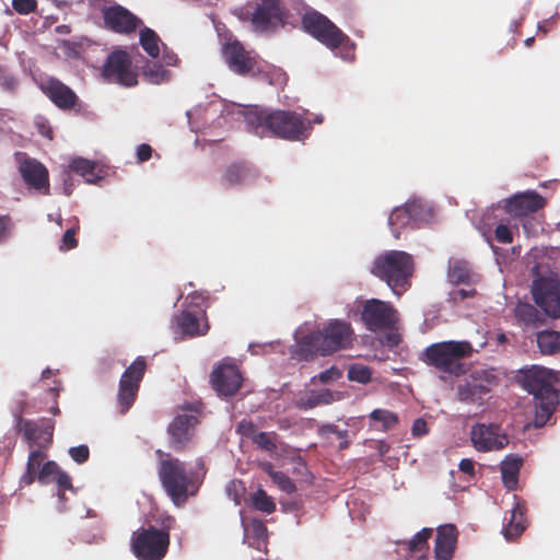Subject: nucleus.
<instances>
[{"label": "nucleus", "instance_id": "obj_52", "mask_svg": "<svg viewBox=\"0 0 560 560\" xmlns=\"http://www.w3.org/2000/svg\"><path fill=\"white\" fill-rule=\"evenodd\" d=\"M318 433L323 438H327L329 434H336L338 438L348 436L347 430H339L338 427L332 423L320 425L318 429Z\"/></svg>", "mask_w": 560, "mask_h": 560}, {"label": "nucleus", "instance_id": "obj_19", "mask_svg": "<svg viewBox=\"0 0 560 560\" xmlns=\"http://www.w3.org/2000/svg\"><path fill=\"white\" fill-rule=\"evenodd\" d=\"M533 295L536 304L546 314L552 317H560V282L552 279L536 281L533 288Z\"/></svg>", "mask_w": 560, "mask_h": 560}, {"label": "nucleus", "instance_id": "obj_26", "mask_svg": "<svg viewBox=\"0 0 560 560\" xmlns=\"http://www.w3.org/2000/svg\"><path fill=\"white\" fill-rule=\"evenodd\" d=\"M523 466V459L516 455H508L501 463V475L504 487L508 490H515L518 483L520 470Z\"/></svg>", "mask_w": 560, "mask_h": 560}, {"label": "nucleus", "instance_id": "obj_37", "mask_svg": "<svg viewBox=\"0 0 560 560\" xmlns=\"http://www.w3.org/2000/svg\"><path fill=\"white\" fill-rule=\"evenodd\" d=\"M476 385L471 382L470 377L466 378L463 383L457 386L456 395L458 400L464 402L475 401L477 398H481L476 389Z\"/></svg>", "mask_w": 560, "mask_h": 560}, {"label": "nucleus", "instance_id": "obj_10", "mask_svg": "<svg viewBox=\"0 0 560 560\" xmlns=\"http://www.w3.org/2000/svg\"><path fill=\"white\" fill-rule=\"evenodd\" d=\"M102 75L108 83H116L126 88L138 84V74L132 69L129 54L125 50L110 52L103 66Z\"/></svg>", "mask_w": 560, "mask_h": 560}, {"label": "nucleus", "instance_id": "obj_9", "mask_svg": "<svg viewBox=\"0 0 560 560\" xmlns=\"http://www.w3.org/2000/svg\"><path fill=\"white\" fill-rule=\"evenodd\" d=\"M145 371V359L138 357L121 374L117 394V405L121 415H125L135 404Z\"/></svg>", "mask_w": 560, "mask_h": 560}, {"label": "nucleus", "instance_id": "obj_44", "mask_svg": "<svg viewBox=\"0 0 560 560\" xmlns=\"http://www.w3.org/2000/svg\"><path fill=\"white\" fill-rule=\"evenodd\" d=\"M406 207L410 213L412 223H419L425 220L428 210L424 205L418 200H412L406 203Z\"/></svg>", "mask_w": 560, "mask_h": 560}, {"label": "nucleus", "instance_id": "obj_39", "mask_svg": "<svg viewBox=\"0 0 560 560\" xmlns=\"http://www.w3.org/2000/svg\"><path fill=\"white\" fill-rule=\"evenodd\" d=\"M245 530L249 532V534L255 539L254 542L249 545L256 548H259L261 542H265L267 539V526L260 520H253L248 526L245 527Z\"/></svg>", "mask_w": 560, "mask_h": 560}, {"label": "nucleus", "instance_id": "obj_59", "mask_svg": "<svg viewBox=\"0 0 560 560\" xmlns=\"http://www.w3.org/2000/svg\"><path fill=\"white\" fill-rule=\"evenodd\" d=\"M475 294H476L475 289H458V290H454L451 293V296L454 302H462L468 298H472Z\"/></svg>", "mask_w": 560, "mask_h": 560}, {"label": "nucleus", "instance_id": "obj_6", "mask_svg": "<svg viewBox=\"0 0 560 560\" xmlns=\"http://www.w3.org/2000/svg\"><path fill=\"white\" fill-rule=\"evenodd\" d=\"M289 16L283 0H250L240 13V18L249 22L255 32L266 34L283 27Z\"/></svg>", "mask_w": 560, "mask_h": 560}, {"label": "nucleus", "instance_id": "obj_55", "mask_svg": "<svg viewBox=\"0 0 560 560\" xmlns=\"http://www.w3.org/2000/svg\"><path fill=\"white\" fill-rule=\"evenodd\" d=\"M237 432L241 435L248 438L250 440H253V436L255 434H257L255 424L252 421H245V420L241 421L237 424Z\"/></svg>", "mask_w": 560, "mask_h": 560}, {"label": "nucleus", "instance_id": "obj_20", "mask_svg": "<svg viewBox=\"0 0 560 560\" xmlns=\"http://www.w3.org/2000/svg\"><path fill=\"white\" fill-rule=\"evenodd\" d=\"M545 206L546 200L541 195L534 190H527L505 199L503 208L511 215L524 217L537 212Z\"/></svg>", "mask_w": 560, "mask_h": 560}, {"label": "nucleus", "instance_id": "obj_33", "mask_svg": "<svg viewBox=\"0 0 560 560\" xmlns=\"http://www.w3.org/2000/svg\"><path fill=\"white\" fill-rule=\"evenodd\" d=\"M96 164L93 161L83 158H75L69 164L71 172L82 176L88 183H94Z\"/></svg>", "mask_w": 560, "mask_h": 560}, {"label": "nucleus", "instance_id": "obj_54", "mask_svg": "<svg viewBox=\"0 0 560 560\" xmlns=\"http://www.w3.org/2000/svg\"><path fill=\"white\" fill-rule=\"evenodd\" d=\"M35 126H36V129L37 131L46 137L47 139L51 140L52 139V129H51V126L49 124V121L47 119H45L44 117H36L35 119Z\"/></svg>", "mask_w": 560, "mask_h": 560}, {"label": "nucleus", "instance_id": "obj_51", "mask_svg": "<svg viewBox=\"0 0 560 560\" xmlns=\"http://www.w3.org/2000/svg\"><path fill=\"white\" fill-rule=\"evenodd\" d=\"M342 373L341 371L336 368V366H331L323 372H320L318 374V381L323 384H327L331 381H337L341 377Z\"/></svg>", "mask_w": 560, "mask_h": 560}, {"label": "nucleus", "instance_id": "obj_57", "mask_svg": "<svg viewBox=\"0 0 560 560\" xmlns=\"http://www.w3.org/2000/svg\"><path fill=\"white\" fill-rule=\"evenodd\" d=\"M54 482L57 483L59 490L61 491L72 489L71 478L63 470H61L60 474L55 478Z\"/></svg>", "mask_w": 560, "mask_h": 560}, {"label": "nucleus", "instance_id": "obj_8", "mask_svg": "<svg viewBox=\"0 0 560 560\" xmlns=\"http://www.w3.org/2000/svg\"><path fill=\"white\" fill-rule=\"evenodd\" d=\"M302 25L306 33L329 49L334 50L349 43V37L327 16L317 11L306 12L302 18Z\"/></svg>", "mask_w": 560, "mask_h": 560}, {"label": "nucleus", "instance_id": "obj_40", "mask_svg": "<svg viewBox=\"0 0 560 560\" xmlns=\"http://www.w3.org/2000/svg\"><path fill=\"white\" fill-rule=\"evenodd\" d=\"M432 533V528H422L407 542L408 549L411 552H419L427 549L429 547L428 540L431 537Z\"/></svg>", "mask_w": 560, "mask_h": 560}, {"label": "nucleus", "instance_id": "obj_17", "mask_svg": "<svg viewBox=\"0 0 560 560\" xmlns=\"http://www.w3.org/2000/svg\"><path fill=\"white\" fill-rule=\"evenodd\" d=\"M197 416L192 413L177 415L167 427L170 445L176 452L184 451L191 442L198 424Z\"/></svg>", "mask_w": 560, "mask_h": 560}, {"label": "nucleus", "instance_id": "obj_48", "mask_svg": "<svg viewBox=\"0 0 560 560\" xmlns=\"http://www.w3.org/2000/svg\"><path fill=\"white\" fill-rule=\"evenodd\" d=\"M69 455L75 463L83 464L90 457V450L86 445L70 447Z\"/></svg>", "mask_w": 560, "mask_h": 560}, {"label": "nucleus", "instance_id": "obj_14", "mask_svg": "<svg viewBox=\"0 0 560 560\" xmlns=\"http://www.w3.org/2000/svg\"><path fill=\"white\" fill-rule=\"evenodd\" d=\"M470 439L475 448L479 452L503 450L509 444V438L502 433L498 424L477 423L472 425Z\"/></svg>", "mask_w": 560, "mask_h": 560}, {"label": "nucleus", "instance_id": "obj_50", "mask_svg": "<svg viewBox=\"0 0 560 560\" xmlns=\"http://www.w3.org/2000/svg\"><path fill=\"white\" fill-rule=\"evenodd\" d=\"M495 240L501 244H511L513 242V233L505 224L497 225L494 230Z\"/></svg>", "mask_w": 560, "mask_h": 560}, {"label": "nucleus", "instance_id": "obj_45", "mask_svg": "<svg viewBox=\"0 0 560 560\" xmlns=\"http://www.w3.org/2000/svg\"><path fill=\"white\" fill-rule=\"evenodd\" d=\"M272 481L285 493L291 494L296 490L294 482L282 471L272 474Z\"/></svg>", "mask_w": 560, "mask_h": 560}, {"label": "nucleus", "instance_id": "obj_30", "mask_svg": "<svg viewBox=\"0 0 560 560\" xmlns=\"http://www.w3.org/2000/svg\"><path fill=\"white\" fill-rule=\"evenodd\" d=\"M537 346L542 354L551 355L560 351V331L542 330L537 334Z\"/></svg>", "mask_w": 560, "mask_h": 560}, {"label": "nucleus", "instance_id": "obj_63", "mask_svg": "<svg viewBox=\"0 0 560 560\" xmlns=\"http://www.w3.org/2000/svg\"><path fill=\"white\" fill-rule=\"evenodd\" d=\"M36 478H37V475L35 471L25 469V472L21 476L20 485L22 487L31 486L35 481Z\"/></svg>", "mask_w": 560, "mask_h": 560}, {"label": "nucleus", "instance_id": "obj_31", "mask_svg": "<svg viewBox=\"0 0 560 560\" xmlns=\"http://www.w3.org/2000/svg\"><path fill=\"white\" fill-rule=\"evenodd\" d=\"M317 353H320L319 346L317 345V340H315V332H312L311 335L303 337L298 343L294 351V358L298 360L310 361L313 360Z\"/></svg>", "mask_w": 560, "mask_h": 560}, {"label": "nucleus", "instance_id": "obj_16", "mask_svg": "<svg viewBox=\"0 0 560 560\" xmlns=\"http://www.w3.org/2000/svg\"><path fill=\"white\" fill-rule=\"evenodd\" d=\"M210 383L220 396L235 395L243 383V376L235 364L220 363L210 374Z\"/></svg>", "mask_w": 560, "mask_h": 560}, {"label": "nucleus", "instance_id": "obj_36", "mask_svg": "<svg viewBox=\"0 0 560 560\" xmlns=\"http://www.w3.org/2000/svg\"><path fill=\"white\" fill-rule=\"evenodd\" d=\"M252 503L256 510L267 514H271L276 511L275 502L262 489H258L252 494Z\"/></svg>", "mask_w": 560, "mask_h": 560}, {"label": "nucleus", "instance_id": "obj_53", "mask_svg": "<svg viewBox=\"0 0 560 560\" xmlns=\"http://www.w3.org/2000/svg\"><path fill=\"white\" fill-rule=\"evenodd\" d=\"M43 458H44V454L42 451H39V450L32 451L27 458L26 469L36 472L42 464Z\"/></svg>", "mask_w": 560, "mask_h": 560}, {"label": "nucleus", "instance_id": "obj_60", "mask_svg": "<svg viewBox=\"0 0 560 560\" xmlns=\"http://www.w3.org/2000/svg\"><path fill=\"white\" fill-rule=\"evenodd\" d=\"M557 24V19L555 16H551L549 19H546L538 23L537 31L538 33H542L544 35H547L550 31L555 28Z\"/></svg>", "mask_w": 560, "mask_h": 560}, {"label": "nucleus", "instance_id": "obj_23", "mask_svg": "<svg viewBox=\"0 0 560 560\" xmlns=\"http://www.w3.org/2000/svg\"><path fill=\"white\" fill-rule=\"evenodd\" d=\"M257 176L256 171L247 162L231 163L224 170L220 183L224 188L244 185Z\"/></svg>", "mask_w": 560, "mask_h": 560}, {"label": "nucleus", "instance_id": "obj_7", "mask_svg": "<svg viewBox=\"0 0 560 560\" xmlns=\"http://www.w3.org/2000/svg\"><path fill=\"white\" fill-rule=\"evenodd\" d=\"M170 546V534L154 526L133 532L130 547L139 560H162Z\"/></svg>", "mask_w": 560, "mask_h": 560}, {"label": "nucleus", "instance_id": "obj_64", "mask_svg": "<svg viewBox=\"0 0 560 560\" xmlns=\"http://www.w3.org/2000/svg\"><path fill=\"white\" fill-rule=\"evenodd\" d=\"M9 222H10L9 218L0 217V242L5 238Z\"/></svg>", "mask_w": 560, "mask_h": 560}, {"label": "nucleus", "instance_id": "obj_5", "mask_svg": "<svg viewBox=\"0 0 560 560\" xmlns=\"http://www.w3.org/2000/svg\"><path fill=\"white\" fill-rule=\"evenodd\" d=\"M472 345L467 340H448L427 347L421 360L440 372L460 376L466 373L464 360L471 358Z\"/></svg>", "mask_w": 560, "mask_h": 560}, {"label": "nucleus", "instance_id": "obj_2", "mask_svg": "<svg viewBox=\"0 0 560 560\" xmlns=\"http://www.w3.org/2000/svg\"><path fill=\"white\" fill-rule=\"evenodd\" d=\"M158 475L163 489L176 506L184 505L189 497L196 495L201 485L199 474L186 466L184 462L162 451Z\"/></svg>", "mask_w": 560, "mask_h": 560}, {"label": "nucleus", "instance_id": "obj_27", "mask_svg": "<svg viewBox=\"0 0 560 560\" xmlns=\"http://www.w3.org/2000/svg\"><path fill=\"white\" fill-rule=\"evenodd\" d=\"M525 505L521 502H517L513 508L511 518L503 528V535L506 540H514L518 538L525 530Z\"/></svg>", "mask_w": 560, "mask_h": 560}, {"label": "nucleus", "instance_id": "obj_21", "mask_svg": "<svg viewBox=\"0 0 560 560\" xmlns=\"http://www.w3.org/2000/svg\"><path fill=\"white\" fill-rule=\"evenodd\" d=\"M39 88L55 105H77L78 96L73 90L56 78L43 80Z\"/></svg>", "mask_w": 560, "mask_h": 560}, {"label": "nucleus", "instance_id": "obj_32", "mask_svg": "<svg viewBox=\"0 0 560 560\" xmlns=\"http://www.w3.org/2000/svg\"><path fill=\"white\" fill-rule=\"evenodd\" d=\"M410 224H412V220L406 205L395 208L388 218V225L396 238L399 237L400 229Z\"/></svg>", "mask_w": 560, "mask_h": 560}, {"label": "nucleus", "instance_id": "obj_28", "mask_svg": "<svg viewBox=\"0 0 560 560\" xmlns=\"http://www.w3.org/2000/svg\"><path fill=\"white\" fill-rule=\"evenodd\" d=\"M469 377L481 397L490 393L499 382L497 375L489 370H475Z\"/></svg>", "mask_w": 560, "mask_h": 560}, {"label": "nucleus", "instance_id": "obj_38", "mask_svg": "<svg viewBox=\"0 0 560 560\" xmlns=\"http://www.w3.org/2000/svg\"><path fill=\"white\" fill-rule=\"evenodd\" d=\"M370 418L382 422L384 431L393 429L398 423V416L386 409H374L370 413Z\"/></svg>", "mask_w": 560, "mask_h": 560}, {"label": "nucleus", "instance_id": "obj_42", "mask_svg": "<svg viewBox=\"0 0 560 560\" xmlns=\"http://www.w3.org/2000/svg\"><path fill=\"white\" fill-rule=\"evenodd\" d=\"M61 469L57 463L52 460L46 462L37 474V480L42 485L54 482L55 478L60 474Z\"/></svg>", "mask_w": 560, "mask_h": 560}, {"label": "nucleus", "instance_id": "obj_56", "mask_svg": "<svg viewBox=\"0 0 560 560\" xmlns=\"http://www.w3.org/2000/svg\"><path fill=\"white\" fill-rule=\"evenodd\" d=\"M323 402L320 395H312L307 398H301L298 406L303 409H312Z\"/></svg>", "mask_w": 560, "mask_h": 560}, {"label": "nucleus", "instance_id": "obj_15", "mask_svg": "<svg viewBox=\"0 0 560 560\" xmlns=\"http://www.w3.org/2000/svg\"><path fill=\"white\" fill-rule=\"evenodd\" d=\"M102 16L107 30L124 35L135 33L142 23L137 15L120 4L104 7Z\"/></svg>", "mask_w": 560, "mask_h": 560}, {"label": "nucleus", "instance_id": "obj_43", "mask_svg": "<svg viewBox=\"0 0 560 560\" xmlns=\"http://www.w3.org/2000/svg\"><path fill=\"white\" fill-rule=\"evenodd\" d=\"M348 378L352 382L366 384L372 378V372L370 368L362 364H353L348 370Z\"/></svg>", "mask_w": 560, "mask_h": 560}, {"label": "nucleus", "instance_id": "obj_41", "mask_svg": "<svg viewBox=\"0 0 560 560\" xmlns=\"http://www.w3.org/2000/svg\"><path fill=\"white\" fill-rule=\"evenodd\" d=\"M252 442L264 451L275 452L277 450V433L257 432V434L253 436Z\"/></svg>", "mask_w": 560, "mask_h": 560}, {"label": "nucleus", "instance_id": "obj_25", "mask_svg": "<svg viewBox=\"0 0 560 560\" xmlns=\"http://www.w3.org/2000/svg\"><path fill=\"white\" fill-rule=\"evenodd\" d=\"M16 430L19 433H22L28 444L32 445L36 443L44 434L48 435V439L51 440L54 425L47 423L44 427H40L37 423L23 419L21 416H19Z\"/></svg>", "mask_w": 560, "mask_h": 560}, {"label": "nucleus", "instance_id": "obj_34", "mask_svg": "<svg viewBox=\"0 0 560 560\" xmlns=\"http://www.w3.org/2000/svg\"><path fill=\"white\" fill-rule=\"evenodd\" d=\"M515 317L526 326H537L540 320L538 310L528 303H518L514 310Z\"/></svg>", "mask_w": 560, "mask_h": 560}, {"label": "nucleus", "instance_id": "obj_11", "mask_svg": "<svg viewBox=\"0 0 560 560\" xmlns=\"http://www.w3.org/2000/svg\"><path fill=\"white\" fill-rule=\"evenodd\" d=\"M314 332L320 354L327 355L347 348L351 343L353 330L349 323L332 319Z\"/></svg>", "mask_w": 560, "mask_h": 560}, {"label": "nucleus", "instance_id": "obj_62", "mask_svg": "<svg viewBox=\"0 0 560 560\" xmlns=\"http://www.w3.org/2000/svg\"><path fill=\"white\" fill-rule=\"evenodd\" d=\"M459 470L469 475V476H474L475 474V463L474 460L469 459V458H463L460 462H459Z\"/></svg>", "mask_w": 560, "mask_h": 560}, {"label": "nucleus", "instance_id": "obj_4", "mask_svg": "<svg viewBox=\"0 0 560 560\" xmlns=\"http://www.w3.org/2000/svg\"><path fill=\"white\" fill-rule=\"evenodd\" d=\"M370 272L400 296L411 287L413 259L406 252L387 250L375 257Z\"/></svg>", "mask_w": 560, "mask_h": 560}, {"label": "nucleus", "instance_id": "obj_22", "mask_svg": "<svg viewBox=\"0 0 560 560\" xmlns=\"http://www.w3.org/2000/svg\"><path fill=\"white\" fill-rule=\"evenodd\" d=\"M458 538V530L453 524H445L438 528L434 557L435 560H452Z\"/></svg>", "mask_w": 560, "mask_h": 560}, {"label": "nucleus", "instance_id": "obj_24", "mask_svg": "<svg viewBox=\"0 0 560 560\" xmlns=\"http://www.w3.org/2000/svg\"><path fill=\"white\" fill-rule=\"evenodd\" d=\"M173 323L182 334L189 337L203 336L209 330L208 323L201 327L198 317L187 311H183L179 314H176L173 318Z\"/></svg>", "mask_w": 560, "mask_h": 560}, {"label": "nucleus", "instance_id": "obj_49", "mask_svg": "<svg viewBox=\"0 0 560 560\" xmlns=\"http://www.w3.org/2000/svg\"><path fill=\"white\" fill-rule=\"evenodd\" d=\"M145 74L151 78L153 83H162L168 81L171 77V72L160 66H154V69H149Z\"/></svg>", "mask_w": 560, "mask_h": 560}, {"label": "nucleus", "instance_id": "obj_3", "mask_svg": "<svg viewBox=\"0 0 560 560\" xmlns=\"http://www.w3.org/2000/svg\"><path fill=\"white\" fill-rule=\"evenodd\" d=\"M558 374L542 366L533 365L522 371V386L534 396L535 419L534 425L541 428L549 420L558 404V392L555 388L558 383Z\"/></svg>", "mask_w": 560, "mask_h": 560}, {"label": "nucleus", "instance_id": "obj_29", "mask_svg": "<svg viewBox=\"0 0 560 560\" xmlns=\"http://www.w3.org/2000/svg\"><path fill=\"white\" fill-rule=\"evenodd\" d=\"M447 278L448 281L454 284H468L471 278V272L468 262L463 259L450 260Z\"/></svg>", "mask_w": 560, "mask_h": 560}, {"label": "nucleus", "instance_id": "obj_47", "mask_svg": "<svg viewBox=\"0 0 560 560\" xmlns=\"http://www.w3.org/2000/svg\"><path fill=\"white\" fill-rule=\"evenodd\" d=\"M75 234H77V229H74V228L68 229L65 232V234L61 238V244L59 246L60 250L67 252V250L73 249L78 246V240L75 238Z\"/></svg>", "mask_w": 560, "mask_h": 560}, {"label": "nucleus", "instance_id": "obj_12", "mask_svg": "<svg viewBox=\"0 0 560 560\" xmlns=\"http://www.w3.org/2000/svg\"><path fill=\"white\" fill-rule=\"evenodd\" d=\"M361 318L371 331L385 330L394 327L397 317L396 310L389 302L377 299L368 300L362 308Z\"/></svg>", "mask_w": 560, "mask_h": 560}, {"label": "nucleus", "instance_id": "obj_13", "mask_svg": "<svg viewBox=\"0 0 560 560\" xmlns=\"http://www.w3.org/2000/svg\"><path fill=\"white\" fill-rule=\"evenodd\" d=\"M19 172L26 185L44 195H49V174L44 164L26 153H16Z\"/></svg>", "mask_w": 560, "mask_h": 560}, {"label": "nucleus", "instance_id": "obj_35", "mask_svg": "<svg viewBox=\"0 0 560 560\" xmlns=\"http://www.w3.org/2000/svg\"><path fill=\"white\" fill-rule=\"evenodd\" d=\"M159 42L160 38L153 30L145 27L140 32V44L152 58H156L160 54Z\"/></svg>", "mask_w": 560, "mask_h": 560}, {"label": "nucleus", "instance_id": "obj_18", "mask_svg": "<svg viewBox=\"0 0 560 560\" xmlns=\"http://www.w3.org/2000/svg\"><path fill=\"white\" fill-rule=\"evenodd\" d=\"M223 55L229 68L240 75L255 74L260 71L257 59L240 42L226 44Z\"/></svg>", "mask_w": 560, "mask_h": 560}, {"label": "nucleus", "instance_id": "obj_58", "mask_svg": "<svg viewBox=\"0 0 560 560\" xmlns=\"http://www.w3.org/2000/svg\"><path fill=\"white\" fill-rule=\"evenodd\" d=\"M411 432L413 436L421 438L428 433V424L424 419L418 418L413 421Z\"/></svg>", "mask_w": 560, "mask_h": 560}, {"label": "nucleus", "instance_id": "obj_1", "mask_svg": "<svg viewBox=\"0 0 560 560\" xmlns=\"http://www.w3.org/2000/svg\"><path fill=\"white\" fill-rule=\"evenodd\" d=\"M245 108L247 110L243 112L244 119L257 135L268 131L290 141H301L308 136V121L294 112L277 109L267 114L259 110V107Z\"/></svg>", "mask_w": 560, "mask_h": 560}, {"label": "nucleus", "instance_id": "obj_61", "mask_svg": "<svg viewBox=\"0 0 560 560\" xmlns=\"http://www.w3.org/2000/svg\"><path fill=\"white\" fill-rule=\"evenodd\" d=\"M151 156H152L151 145L143 143L138 147L137 158L140 162L148 161V160H150Z\"/></svg>", "mask_w": 560, "mask_h": 560}, {"label": "nucleus", "instance_id": "obj_46", "mask_svg": "<svg viewBox=\"0 0 560 560\" xmlns=\"http://www.w3.org/2000/svg\"><path fill=\"white\" fill-rule=\"evenodd\" d=\"M12 8L19 14H30L36 11L37 0H12Z\"/></svg>", "mask_w": 560, "mask_h": 560}]
</instances>
